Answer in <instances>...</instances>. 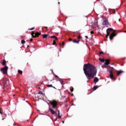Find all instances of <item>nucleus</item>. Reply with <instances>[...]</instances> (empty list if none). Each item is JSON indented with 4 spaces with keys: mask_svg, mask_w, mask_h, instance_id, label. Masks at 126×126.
I'll use <instances>...</instances> for the list:
<instances>
[{
    "mask_svg": "<svg viewBox=\"0 0 126 126\" xmlns=\"http://www.w3.org/2000/svg\"><path fill=\"white\" fill-rule=\"evenodd\" d=\"M84 72L88 80L94 78L97 74V69L94 65L88 63L85 64L83 67Z\"/></svg>",
    "mask_w": 126,
    "mask_h": 126,
    "instance_id": "1",
    "label": "nucleus"
},
{
    "mask_svg": "<svg viewBox=\"0 0 126 126\" xmlns=\"http://www.w3.org/2000/svg\"><path fill=\"white\" fill-rule=\"evenodd\" d=\"M3 83V89H5L9 85V79L7 78H4L2 80Z\"/></svg>",
    "mask_w": 126,
    "mask_h": 126,
    "instance_id": "2",
    "label": "nucleus"
},
{
    "mask_svg": "<svg viewBox=\"0 0 126 126\" xmlns=\"http://www.w3.org/2000/svg\"><path fill=\"white\" fill-rule=\"evenodd\" d=\"M50 103L52 107V109H56V108H57V106H58V102H57V101L53 100L52 101H50Z\"/></svg>",
    "mask_w": 126,
    "mask_h": 126,
    "instance_id": "3",
    "label": "nucleus"
},
{
    "mask_svg": "<svg viewBox=\"0 0 126 126\" xmlns=\"http://www.w3.org/2000/svg\"><path fill=\"white\" fill-rule=\"evenodd\" d=\"M8 69V67L7 66H5L3 68L0 69V71L3 74H7V70Z\"/></svg>",
    "mask_w": 126,
    "mask_h": 126,
    "instance_id": "4",
    "label": "nucleus"
},
{
    "mask_svg": "<svg viewBox=\"0 0 126 126\" xmlns=\"http://www.w3.org/2000/svg\"><path fill=\"white\" fill-rule=\"evenodd\" d=\"M41 35V32H37L36 33H34V32H32V38H36L39 37Z\"/></svg>",
    "mask_w": 126,
    "mask_h": 126,
    "instance_id": "5",
    "label": "nucleus"
},
{
    "mask_svg": "<svg viewBox=\"0 0 126 126\" xmlns=\"http://www.w3.org/2000/svg\"><path fill=\"white\" fill-rule=\"evenodd\" d=\"M110 31H114V30H113V29L112 28H108L107 30H106V37L108 38V36H110Z\"/></svg>",
    "mask_w": 126,
    "mask_h": 126,
    "instance_id": "6",
    "label": "nucleus"
},
{
    "mask_svg": "<svg viewBox=\"0 0 126 126\" xmlns=\"http://www.w3.org/2000/svg\"><path fill=\"white\" fill-rule=\"evenodd\" d=\"M103 25H108L109 21H108V19L106 18H103V21L102 22Z\"/></svg>",
    "mask_w": 126,
    "mask_h": 126,
    "instance_id": "7",
    "label": "nucleus"
},
{
    "mask_svg": "<svg viewBox=\"0 0 126 126\" xmlns=\"http://www.w3.org/2000/svg\"><path fill=\"white\" fill-rule=\"evenodd\" d=\"M117 34H116V33L115 32H113L109 36V39L110 40H113V39L114 38V37H115V36H116Z\"/></svg>",
    "mask_w": 126,
    "mask_h": 126,
    "instance_id": "8",
    "label": "nucleus"
},
{
    "mask_svg": "<svg viewBox=\"0 0 126 126\" xmlns=\"http://www.w3.org/2000/svg\"><path fill=\"white\" fill-rule=\"evenodd\" d=\"M116 72H117V76H119V75H120V74H121V73H123V72H124V71H122V70L118 71V70H117V71H116Z\"/></svg>",
    "mask_w": 126,
    "mask_h": 126,
    "instance_id": "9",
    "label": "nucleus"
},
{
    "mask_svg": "<svg viewBox=\"0 0 126 126\" xmlns=\"http://www.w3.org/2000/svg\"><path fill=\"white\" fill-rule=\"evenodd\" d=\"M104 64L106 65H109V64H110V60H106L105 61Z\"/></svg>",
    "mask_w": 126,
    "mask_h": 126,
    "instance_id": "10",
    "label": "nucleus"
},
{
    "mask_svg": "<svg viewBox=\"0 0 126 126\" xmlns=\"http://www.w3.org/2000/svg\"><path fill=\"white\" fill-rule=\"evenodd\" d=\"M49 111L52 114V115H55V114H56V113L55 112V111L51 108H49Z\"/></svg>",
    "mask_w": 126,
    "mask_h": 126,
    "instance_id": "11",
    "label": "nucleus"
},
{
    "mask_svg": "<svg viewBox=\"0 0 126 126\" xmlns=\"http://www.w3.org/2000/svg\"><path fill=\"white\" fill-rule=\"evenodd\" d=\"M98 81H99V79L95 77L94 79V82L95 83H97Z\"/></svg>",
    "mask_w": 126,
    "mask_h": 126,
    "instance_id": "12",
    "label": "nucleus"
},
{
    "mask_svg": "<svg viewBox=\"0 0 126 126\" xmlns=\"http://www.w3.org/2000/svg\"><path fill=\"white\" fill-rule=\"evenodd\" d=\"M110 77L111 79H113L114 80H116V79L114 78V75L112 73H110Z\"/></svg>",
    "mask_w": 126,
    "mask_h": 126,
    "instance_id": "13",
    "label": "nucleus"
},
{
    "mask_svg": "<svg viewBox=\"0 0 126 126\" xmlns=\"http://www.w3.org/2000/svg\"><path fill=\"white\" fill-rule=\"evenodd\" d=\"M79 42H80V40H76V39L73 40V43H76L77 44H79Z\"/></svg>",
    "mask_w": 126,
    "mask_h": 126,
    "instance_id": "14",
    "label": "nucleus"
},
{
    "mask_svg": "<svg viewBox=\"0 0 126 126\" xmlns=\"http://www.w3.org/2000/svg\"><path fill=\"white\" fill-rule=\"evenodd\" d=\"M58 119H62V115H61V113H60V110H58Z\"/></svg>",
    "mask_w": 126,
    "mask_h": 126,
    "instance_id": "15",
    "label": "nucleus"
},
{
    "mask_svg": "<svg viewBox=\"0 0 126 126\" xmlns=\"http://www.w3.org/2000/svg\"><path fill=\"white\" fill-rule=\"evenodd\" d=\"M48 37V34H42L43 39H47Z\"/></svg>",
    "mask_w": 126,
    "mask_h": 126,
    "instance_id": "16",
    "label": "nucleus"
},
{
    "mask_svg": "<svg viewBox=\"0 0 126 126\" xmlns=\"http://www.w3.org/2000/svg\"><path fill=\"white\" fill-rule=\"evenodd\" d=\"M50 38H51L52 39L54 38V39H55V40H58V37H57V36H55V35H53V36H50Z\"/></svg>",
    "mask_w": 126,
    "mask_h": 126,
    "instance_id": "17",
    "label": "nucleus"
},
{
    "mask_svg": "<svg viewBox=\"0 0 126 126\" xmlns=\"http://www.w3.org/2000/svg\"><path fill=\"white\" fill-rule=\"evenodd\" d=\"M46 86H47V87H53V88L56 89V88L55 87H53V85H47Z\"/></svg>",
    "mask_w": 126,
    "mask_h": 126,
    "instance_id": "18",
    "label": "nucleus"
},
{
    "mask_svg": "<svg viewBox=\"0 0 126 126\" xmlns=\"http://www.w3.org/2000/svg\"><path fill=\"white\" fill-rule=\"evenodd\" d=\"M6 63V61L5 60H3L2 63V65H5Z\"/></svg>",
    "mask_w": 126,
    "mask_h": 126,
    "instance_id": "19",
    "label": "nucleus"
},
{
    "mask_svg": "<svg viewBox=\"0 0 126 126\" xmlns=\"http://www.w3.org/2000/svg\"><path fill=\"white\" fill-rule=\"evenodd\" d=\"M98 88V86H94L93 88V90L95 91Z\"/></svg>",
    "mask_w": 126,
    "mask_h": 126,
    "instance_id": "20",
    "label": "nucleus"
},
{
    "mask_svg": "<svg viewBox=\"0 0 126 126\" xmlns=\"http://www.w3.org/2000/svg\"><path fill=\"white\" fill-rule=\"evenodd\" d=\"M25 43H26L25 40H21V44H22L23 45H24L25 44Z\"/></svg>",
    "mask_w": 126,
    "mask_h": 126,
    "instance_id": "21",
    "label": "nucleus"
},
{
    "mask_svg": "<svg viewBox=\"0 0 126 126\" xmlns=\"http://www.w3.org/2000/svg\"><path fill=\"white\" fill-rule=\"evenodd\" d=\"M18 73H20V74H22V73H23L22 71L21 70H19L18 71Z\"/></svg>",
    "mask_w": 126,
    "mask_h": 126,
    "instance_id": "22",
    "label": "nucleus"
},
{
    "mask_svg": "<svg viewBox=\"0 0 126 126\" xmlns=\"http://www.w3.org/2000/svg\"><path fill=\"white\" fill-rule=\"evenodd\" d=\"M99 61H100L101 63H104V62H105V60L102 59H99Z\"/></svg>",
    "mask_w": 126,
    "mask_h": 126,
    "instance_id": "23",
    "label": "nucleus"
},
{
    "mask_svg": "<svg viewBox=\"0 0 126 126\" xmlns=\"http://www.w3.org/2000/svg\"><path fill=\"white\" fill-rule=\"evenodd\" d=\"M0 114H1V115H2V109L0 108Z\"/></svg>",
    "mask_w": 126,
    "mask_h": 126,
    "instance_id": "24",
    "label": "nucleus"
},
{
    "mask_svg": "<svg viewBox=\"0 0 126 126\" xmlns=\"http://www.w3.org/2000/svg\"><path fill=\"white\" fill-rule=\"evenodd\" d=\"M34 29H35V28L33 27L31 29H29L28 30H31V31H32V30H34Z\"/></svg>",
    "mask_w": 126,
    "mask_h": 126,
    "instance_id": "25",
    "label": "nucleus"
},
{
    "mask_svg": "<svg viewBox=\"0 0 126 126\" xmlns=\"http://www.w3.org/2000/svg\"><path fill=\"white\" fill-rule=\"evenodd\" d=\"M52 45H56V40H54Z\"/></svg>",
    "mask_w": 126,
    "mask_h": 126,
    "instance_id": "26",
    "label": "nucleus"
},
{
    "mask_svg": "<svg viewBox=\"0 0 126 126\" xmlns=\"http://www.w3.org/2000/svg\"><path fill=\"white\" fill-rule=\"evenodd\" d=\"M38 94H41V95H43V96H44V94L41 92H38Z\"/></svg>",
    "mask_w": 126,
    "mask_h": 126,
    "instance_id": "27",
    "label": "nucleus"
},
{
    "mask_svg": "<svg viewBox=\"0 0 126 126\" xmlns=\"http://www.w3.org/2000/svg\"><path fill=\"white\" fill-rule=\"evenodd\" d=\"M77 38H78V40H80V39H81V36H78L77 37Z\"/></svg>",
    "mask_w": 126,
    "mask_h": 126,
    "instance_id": "28",
    "label": "nucleus"
},
{
    "mask_svg": "<svg viewBox=\"0 0 126 126\" xmlns=\"http://www.w3.org/2000/svg\"><path fill=\"white\" fill-rule=\"evenodd\" d=\"M65 97H66V96H65V95L62 96L61 100H63V98H65Z\"/></svg>",
    "mask_w": 126,
    "mask_h": 126,
    "instance_id": "29",
    "label": "nucleus"
},
{
    "mask_svg": "<svg viewBox=\"0 0 126 126\" xmlns=\"http://www.w3.org/2000/svg\"><path fill=\"white\" fill-rule=\"evenodd\" d=\"M65 107L66 108H67V107H68V104L67 103H65Z\"/></svg>",
    "mask_w": 126,
    "mask_h": 126,
    "instance_id": "30",
    "label": "nucleus"
},
{
    "mask_svg": "<svg viewBox=\"0 0 126 126\" xmlns=\"http://www.w3.org/2000/svg\"><path fill=\"white\" fill-rule=\"evenodd\" d=\"M73 90H74V89H73V87H72V89H70L71 92H73Z\"/></svg>",
    "mask_w": 126,
    "mask_h": 126,
    "instance_id": "31",
    "label": "nucleus"
},
{
    "mask_svg": "<svg viewBox=\"0 0 126 126\" xmlns=\"http://www.w3.org/2000/svg\"><path fill=\"white\" fill-rule=\"evenodd\" d=\"M102 54H104V52L102 51L100 52L99 55H102Z\"/></svg>",
    "mask_w": 126,
    "mask_h": 126,
    "instance_id": "32",
    "label": "nucleus"
},
{
    "mask_svg": "<svg viewBox=\"0 0 126 126\" xmlns=\"http://www.w3.org/2000/svg\"><path fill=\"white\" fill-rule=\"evenodd\" d=\"M102 67H107V66H106V65H103L102 66Z\"/></svg>",
    "mask_w": 126,
    "mask_h": 126,
    "instance_id": "33",
    "label": "nucleus"
},
{
    "mask_svg": "<svg viewBox=\"0 0 126 126\" xmlns=\"http://www.w3.org/2000/svg\"><path fill=\"white\" fill-rule=\"evenodd\" d=\"M91 34H94V32L93 31H91Z\"/></svg>",
    "mask_w": 126,
    "mask_h": 126,
    "instance_id": "34",
    "label": "nucleus"
},
{
    "mask_svg": "<svg viewBox=\"0 0 126 126\" xmlns=\"http://www.w3.org/2000/svg\"><path fill=\"white\" fill-rule=\"evenodd\" d=\"M112 12H113V13L115 14V13H116V11L113 10V11H112Z\"/></svg>",
    "mask_w": 126,
    "mask_h": 126,
    "instance_id": "35",
    "label": "nucleus"
},
{
    "mask_svg": "<svg viewBox=\"0 0 126 126\" xmlns=\"http://www.w3.org/2000/svg\"><path fill=\"white\" fill-rule=\"evenodd\" d=\"M62 45H63V46H64V45H65L64 42H62Z\"/></svg>",
    "mask_w": 126,
    "mask_h": 126,
    "instance_id": "36",
    "label": "nucleus"
},
{
    "mask_svg": "<svg viewBox=\"0 0 126 126\" xmlns=\"http://www.w3.org/2000/svg\"><path fill=\"white\" fill-rule=\"evenodd\" d=\"M32 41H33V38H31V39H30V41H31V42H32Z\"/></svg>",
    "mask_w": 126,
    "mask_h": 126,
    "instance_id": "37",
    "label": "nucleus"
},
{
    "mask_svg": "<svg viewBox=\"0 0 126 126\" xmlns=\"http://www.w3.org/2000/svg\"><path fill=\"white\" fill-rule=\"evenodd\" d=\"M69 41H72V39H71V38H69Z\"/></svg>",
    "mask_w": 126,
    "mask_h": 126,
    "instance_id": "38",
    "label": "nucleus"
},
{
    "mask_svg": "<svg viewBox=\"0 0 126 126\" xmlns=\"http://www.w3.org/2000/svg\"><path fill=\"white\" fill-rule=\"evenodd\" d=\"M63 81H61V84H62V85H63Z\"/></svg>",
    "mask_w": 126,
    "mask_h": 126,
    "instance_id": "39",
    "label": "nucleus"
},
{
    "mask_svg": "<svg viewBox=\"0 0 126 126\" xmlns=\"http://www.w3.org/2000/svg\"><path fill=\"white\" fill-rule=\"evenodd\" d=\"M85 37H86V38L87 39H88V36H85Z\"/></svg>",
    "mask_w": 126,
    "mask_h": 126,
    "instance_id": "40",
    "label": "nucleus"
},
{
    "mask_svg": "<svg viewBox=\"0 0 126 126\" xmlns=\"http://www.w3.org/2000/svg\"><path fill=\"white\" fill-rule=\"evenodd\" d=\"M119 21H121V19H119Z\"/></svg>",
    "mask_w": 126,
    "mask_h": 126,
    "instance_id": "41",
    "label": "nucleus"
},
{
    "mask_svg": "<svg viewBox=\"0 0 126 126\" xmlns=\"http://www.w3.org/2000/svg\"><path fill=\"white\" fill-rule=\"evenodd\" d=\"M56 117H58V115H57V114H56Z\"/></svg>",
    "mask_w": 126,
    "mask_h": 126,
    "instance_id": "42",
    "label": "nucleus"
},
{
    "mask_svg": "<svg viewBox=\"0 0 126 126\" xmlns=\"http://www.w3.org/2000/svg\"><path fill=\"white\" fill-rule=\"evenodd\" d=\"M27 47H28V48L29 47V45H28V46H27Z\"/></svg>",
    "mask_w": 126,
    "mask_h": 126,
    "instance_id": "43",
    "label": "nucleus"
},
{
    "mask_svg": "<svg viewBox=\"0 0 126 126\" xmlns=\"http://www.w3.org/2000/svg\"><path fill=\"white\" fill-rule=\"evenodd\" d=\"M5 118H2V120H4V119H5Z\"/></svg>",
    "mask_w": 126,
    "mask_h": 126,
    "instance_id": "44",
    "label": "nucleus"
},
{
    "mask_svg": "<svg viewBox=\"0 0 126 126\" xmlns=\"http://www.w3.org/2000/svg\"><path fill=\"white\" fill-rule=\"evenodd\" d=\"M58 4H60V2H58Z\"/></svg>",
    "mask_w": 126,
    "mask_h": 126,
    "instance_id": "45",
    "label": "nucleus"
},
{
    "mask_svg": "<svg viewBox=\"0 0 126 126\" xmlns=\"http://www.w3.org/2000/svg\"><path fill=\"white\" fill-rule=\"evenodd\" d=\"M56 77H58V76H56Z\"/></svg>",
    "mask_w": 126,
    "mask_h": 126,
    "instance_id": "46",
    "label": "nucleus"
},
{
    "mask_svg": "<svg viewBox=\"0 0 126 126\" xmlns=\"http://www.w3.org/2000/svg\"><path fill=\"white\" fill-rule=\"evenodd\" d=\"M45 28H46V29H47V28H48V27H45Z\"/></svg>",
    "mask_w": 126,
    "mask_h": 126,
    "instance_id": "47",
    "label": "nucleus"
},
{
    "mask_svg": "<svg viewBox=\"0 0 126 126\" xmlns=\"http://www.w3.org/2000/svg\"><path fill=\"white\" fill-rule=\"evenodd\" d=\"M124 32H126V31H125Z\"/></svg>",
    "mask_w": 126,
    "mask_h": 126,
    "instance_id": "48",
    "label": "nucleus"
}]
</instances>
